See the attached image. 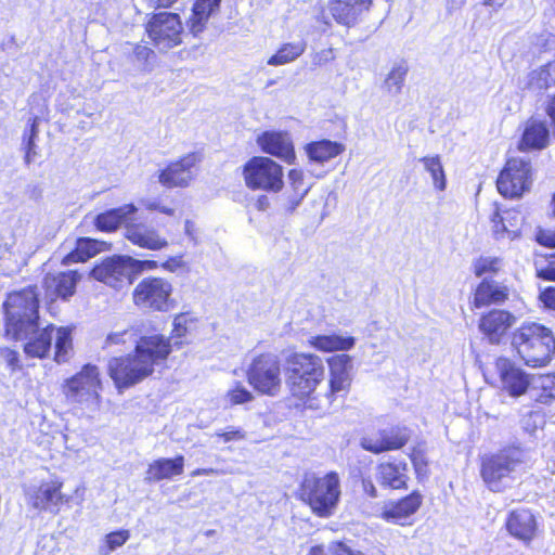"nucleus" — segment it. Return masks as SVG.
Here are the masks:
<instances>
[{
	"label": "nucleus",
	"instance_id": "f257e3e1",
	"mask_svg": "<svg viewBox=\"0 0 555 555\" xmlns=\"http://www.w3.org/2000/svg\"><path fill=\"white\" fill-rule=\"evenodd\" d=\"M170 352L169 338L158 334L140 337L133 353L109 360L108 374L118 389L131 387L152 375Z\"/></svg>",
	"mask_w": 555,
	"mask_h": 555
},
{
	"label": "nucleus",
	"instance_id": "f03ea898",
	"mask_svg": "<svg viewBox=\"0 0 555 555\" xmlns=\"http://www.w3.org/2000/svg\"><path fill=\"white\" fill-rule=\"evenodd\" d=\"M74 331L73 325L49 323L40 326L37 322L9 335L21 341L26 358L41 360L52 353L55 363L65 364L74 356Z\"/></svg>",
	"mask_w": 555,
	"mask_h": 555
},
{
	"label": "nucleus",
	"instance_id": "7ed1b4c3",
	"mask_svg": "<svg viewBox=\"0 0 555 555\" xmlns=\"http://www.w3.org/2000/svg\"><path fill=\"white\" fill-rule=\"evenodd\" d=\"M287 365L291 393L309 409H323V393L318 392L325 379L322 358L311 352H295L287 358Z\"/></svg>",
	"mask_w": 555,
	"mask_h": 555
},
{
	"label": "nucleus",
	"instance_id": "20e7f679",
	"mask_svg": "<svg viewBox=\"0 0 555 555\" xmlns=\"http://www.w3.org/2000/svg\"><path fill=\"white\" fill-rule=\"evenodd\" d=\"M512 346L525 364L544 366L555 353V337L543 324L526 322L513 333Z\"/></svg>",
	"mask_w": 555,
	"mask_h": 555
},
{
	"label": "nucleus",
	"instance_id": "39448f33",
	"mask_svg": "<svg viewBox=\"0 0 555 555\" xmlns=\"http://www.w3.org/2000/svg\"><path fill=\"white\" fill-rule=\"evenodd\" d=\"M340 495V478L335 472L323 476L308 474L304 477L299 488V499L309 506L315 516L321 518H328L335 514Z\"/></svg>",
	"mask_w": 555,
	"mask_h": 555
},
{
	"label": "nucleus",
	"instance_id": "423d86ee",
	"mask_svg": "<svg viewBox=\"0 0 555 555\" xmlns=\"http://www.w3.org/2000/svg\"><path fill=\"white\" fill-rule=\"evenodd\" d=\"M531 460L530 452L518 447L508 448L482 461L481 476L490 490L500 492L511 487L515 474Z\"/></svg>",
	"mask_w": 555,
	"mask_h": 555
},
{
	"label": "nucleus",
	"instance_id": "0eeeda50",
	"mask_svg": "<svg viewBox=\"0 0 555 555\" xmlns=\"http://www.w3.org/2000/svg\"><path fill=\"white\" fill-rule=\"evenodd\" d=\"M102 390L103 382L100 369L90 363L85 364L62 384V392L68 403L90 411L100 409Z\"/></svg>",
	"mask_w": 555,
	"mask_h": 555
},
{
	"label": "nucleus",
	"instance_id": "6e6552de",
	"mask_svg": "<svg viewBox=\"0 0 555 555\" xmlns=\"http://www.w3.org/2000/svg\"><path fill=\"white\" fill-rule=\"evenodd\" d=\"M246 378L255 391L275 397L282 388V364L280 358L272 352L253 356L247 369Z\"/></svg>",
	"mask_w": 555,
	"mask_h": 555
},
{
	"label": "nucleus",
	"instance_id": "1a4fd4ad",
	"mask_svg": "<svg viewBox=\"0 0 555 555\" xmlns=\"http://www.w3.org/2000/svg\"><path fill=\"white\" fill-rule=\"evenodd\" d=\"M173 285L159 276L142 279L132 291V302L142 310L168 312L176 307L172 297Z\"/></svg>",
	"mask_w": 555,
	"mask_h": 555
},
{
	"label": "nucleus",
	"instance_id": "9d476101",
	"mask_svg": "<svg viewBox=\"0 0 555 555\" xmlns=\"http://www.w3.org/2000/svg\"><path fill=\"white\" fill-rule=\"evenodd\" d=\"M245 185L253 191L279 193L284 186L283 168L267 156H254L243 166Z\"/></svg>",
	"mask_w": 555,
	"mask_h": 555
},
{
	"label": "nucleus",
	"instance_id": "9b49d317",
	"mask_svg": "<svg viewBox=\"0 0 555 555\" xmlns=\"http://www.w3.org/2000/svg\"><path fill=\"white\" fill-rule=\"evenodd\" d=\"M8 334L39 322V300L34 287L11 293L4 305Z\"/></svg>",
	"mask_w": 555,
	"mask_h": 555
},
{
	"label": "nucleus",
	"instance_id": "f8f14e48",
	"mask_svg": "<svg viewBox=\"0 0 555 555\" xmlns=\"http://www.w3.org/2000/svg\"><path fill=\"white\" fill-rule=\"evenodd\" d=\"M328 369L326 390L323 392V409L328 408L339 396L348 393L353 376L352 357L337 353L326 359Z\"/></svg>",
	"mask_w": 555,
	"mask_h": 555
},
{
	"label": "nucleus",
	"instance_id": "ddd939ff",
	"mask_svg": "<svg viewBox=\"0 0 555 555\" xmlns=\"http://www.w3.org/2000/svg\"><path fill=\"white\" fill-rule=\"evenodd\" d=\"M532 167L529 160L514 157L507 160L500 172L496 186L504 196L516 198L528 192L532 185Z\"/></svg>",
	"mask_w": 555,
	"mask_h": 555
},
{
	"label": "nucleus",
	"instance_id": "4468645a",
	"mask_svg": "<svg viewBox=\"0 0 555 555\" xmlns=\"http://www.w3.org/2000/svg\"><path fill=\"white\" fill-rule=\"evenodd\" d=\"M146 33L158 50L167 51L182 42L183 25L179 14L160 12L150 18Z\"/></svg>",
	"mask_w": 555,
	"mask_h": 555
},
{
	"label": "nucleus",
	"instance_id": "2eb2a0df",
	"mask_svg": "<svg viewBox=\"0 0 555 555\" xmlns=\"http://www.w3.org/2000/svg\"><path fill=\"white\" fill-rule=\"evenodd\" d=\"M498 387L511 397L518 398L530 388L532 376L507 358L495 361Z\"/></svg>",
	"mask_w": 555,
	"mask_h": 555
},
{
	"label": "nucleus",
	"instance_id": "dca6fc26",
	"mask_svg": "<svg viewBox=\"0 0 555 555\" xmlns=\"http://www.w3.org/2000/svg\"><path fill=\"white\" fill-rule=\"evenodd\" d=\"M91 275L109 287L120 289L131 283L133 274L130 256L108 257L92 269Z\"/></svg>",
	"mask_w": 555,
	"mask_h": 555
},
{
	"label": "nucleus",
	"instance_id": "f3484780",
	"mask_svg": "<svg viewBox=\"0 0 555 555\" xmlns=\"http://www.w3.org/2000/svg\"><path fill=\"white\" fill-rule=\"evenodd\" d=\"M199 162V154H186L159 170L158 182L168 189L186 188L194 180Z\"/></svg>",
	"mask_w": 555,
	"mask_h": 555
},
{
	"label": "nucleus",
	"instance_id": "a211bd4d",
	"mask_svg": "<svg viewBox=\"0 0 555 555\" xmlns=\"http://www.w3.org/2000/svg\"><path fill=\"white\" fill-rule=\"evenodd\" d=\"M63 483L60 480L43 481L27 492L28 503L38 511L57 512L64 501L61 492Z\"/></svg>",
	"mask_w": 555,
	"mask_h": 555
},
{
	"label": "nucleus",
	"instance_id": "6ab92c4d",
	"mask_svg": "<svg viewBox=\"0 0 555 555\" xmlns=\"http://www.w3.org/2000/svg\"><path fill=\"white\" fill-rule=\"evenodd\" d=\"M125 237L133 245L147 250L158 251L169 246L168 240L158 230L145 223L131 221L125 228Z\"/></svg>",
	"mask_w": 555,
	"mask_h": 555
},
{
	"label": "nucleus",
	"instance_id": "aec40b11",
	"mask_svg": "<svg viewBox=\"0 0 555 555\" xmlns=\"http://www.w3.org/2000/svg\"><path fill=\"white\" fill-rule=\"evenodd\" d=\"M256 142L263 153L287 164H292L296 158L293 141L287 132L264 131L257 137Z\"/></svg>",
	"mask_w": 555,
	"mask_h": 555
},
{
	"label": "nucleus",
	"instance_id": "412c9836",
	"mask_svg": "<svg viewBox=\"0 0 555 555\" xmlns=\"http://www.w3.org/2000/svg\"><path fill=\"white\" fill-rule=\"evenodd\" d=\"M422 505V495L413 492L410 495L399 500L386 503L380 512V517L400 526L411 525V517Z\"/></svg>",
	"mask_w": 555,
	"mask_h": 555
},
{
	"label": "nucleus",
	"instance_id": "4be33fe9",
	"mask_svg": "<svg viewBox=\"0 0 555 555\" xmlns=\"http://www.w3.org/2000/svg\"><path fill=\"white\" fill-rule=\"evenodd\" d=\"M81 275L77 271L47 274L43 279L46 297L50 301L59 298L67 300L75 292Z\"/></svg>",
	"mask_w": 555,
	"mask_h": 555
},
{
	"label": "nucleus",
	"instance_id": "5701e85b",
	"mask_svg": "<svg viewBox=\"0 0 555 555\" xmlns=\"http://www.w3.org/2000/svg\"><path fill=\"white\" fill-rule=\"evenodd\" d=\"M516 318L505 310H492L479 321V330L489 341L499 344L506 332L515 324Z\"/></svg>",
	"mask_w": 555,
	"mask_h": 555
},
{
	"label": "nucleus",
	"instance_id": "b1692460",
	"mask_svg": "<svg viewBox=\"0 0 555 555\" xmlns=\"http://www.w3.org/2000/svg\"><path fill=\"white\" fill-rule=\"evenodd\" d=\"M371 4V0H328L327 5L338 24L351 27L357 24L363 12L370 10Z\"/></svg>",
	"mask_w": 555,
	"mask_h": 555
},
{
	"label": "nucleus",
	"instance_id": "393cba45",
	"mask_svg": "<svg viewBox=\"0 0 555 555\" xmlns=\"http://www.w3.org/2000/svg\"><path fill=\"white\" fill-rule=\"evenodd\" d=\"M491 222V230L496 240H515L520 235L522 217L519 211L495 210Z\"/></svg>",
	"mask_w": 555,
	"mask_h": 555
},
{
	"label": "nucleus",
	"instance_id": "a878e982",
	"mask_svg": "<svg viewBox=\"0 0 555 555\" xmlns=\"http://www.w3.org/2000/svg\"><path fill=\"white\" fill-rule=\"evenodd\" d=\"M307 344L320 352H346L356 345V338L350 335L332 332L328 334L311 335Z\"/></svg>",
	"mask_w": 555,
	"mask_h": 555
},
{
	"label": "nucleus",
	"instance_id": "bb28decb",
	"mask_svg": "<svg viewBox=\"0 0 555 555\" xmlns=\"http://www.w3.org/2000/svg\"><path fill=\"white\" fill-rule=\"evenodd\" d=\"M548 142L550 132L545 122L531 118L525 125L519 150L524 152L543 150L547 146Z\"/></svg>",
	"mask_w": 555,
	"mask_h": 555
},
{
	"label": "nucleus",
	"instance_id": "cd10ccee",
	"mask_svg": "<svg viewBox=\"0 0 555 555\" xmlns=\"http://www.w3.org/2000/svg\"><path fill=\"white\" fill-rule=\"evenodd\" d=\"M507 530L512 535L521 541H530L537 531L535 517L528 509H516L508 517Z\"/></svg>",
	"mask_w": 555,
	"mask_h": 555
},
{
	"label": "nucleus",
	"instance_id": "c85d7f7f",
	"mask_svg": "<svg viewBox=\"0 0 555 555\" xmlns=\"http://www.w3.org/2000/svg\"><path fill=\"white\" fill-rule=\"evenodd\" d=\"M184 457L178 455L175 459L162 457L153 461L146 470L145 480L157 482L164 479H171L183 473Z\"/></svg>",
	"mask_w": 555,
	"mask_h": 555
},
{
	"label": "nucleus",
	"instance_id": "c756f323",
	"mask_svg": "<svg viewBox=\"0 0 555 555\" xmlns=\"http://www.w3.org/2000/svg\"><path fill=\"white\" fill-rule=\"evenodd\" d=\"M137 211L138 208L133 204H126L118 208L109 209L98 215L95 218V227L100 231H115L121 224L126 227L127 223H131L132 217Z\"/></svg>",
	"mask_w": 555,
	"mask_h": 555
},
{
	"label": "nucleus",
	"instance_id": "7c9ffc66",
	"mask_svg": "<svg viewBox=\"0 0 555 555\" xmlns=\"http://www.w3.org/2000/svg\"><path fill=\"white\" fill-rule=\"evenodd\" d=\"M408 465L402 461H390L377 466V480L392 489L404 488L408 480Z\"/></svg>",
	"mask_w": 555,
	"mask_h": 555
},
{
	"label": "nucleus",
	"instance_id": "2f4dec72",
	"mask_svg": "<svg viewBox=\"0 0 555 555\" xmlns=\"http://www.w3.org/2000/svg\"><path fill=\"white\" fill-rule=\"evenodd\" d=\"M221 0H195L188 25L190 31L196 36L204 30L211 15L218 12Z\"/></svg>",
	"mask_w": 555,
	"mask_h": 555
},
{
	"label": "nucleus",
	"instance_id": "473e14b6",
	"mask_svg": "<svg viewBox=\"0 0 555 555\" xmlns=\"http://www.w3.org/2000/svg\"><path fill=\"white\" fill-rule=\"evenodd\" d=\"M507 288L501 284L483 280L476 288L474 295V307L481 308L492 304H501L507 299Z\"/></svg>",
	"mask_w": 555,
	"mask_h": 555
},
{
	"label": "nucleus",
	"instance_id": "72a5a7b5",
	"mask_svg": "<svg viewBox=\"0 0 555 555\" xmlns=\"http://www.w3.org/2000/svg\"><path fill=\"white\" fill-rule=\"evenodd\" d=\"M106 243L80 237L76 242V248L62 259V264L68 266L77 262H85L105 249Z\"/></svg>",
	"mask_w": 555,
	"mask_h": 555
},
{
	"label": "nucleus",
	"instance_id": "f704fd0d",
	"mask_svg": "<svg viewBox=\"0 0 555 555\" xmlns=\"http://www.w3.org/2000/svg\"><path fill=\"white\" fill-rule=\"evenodd\" d=\"M345 151V145L331 141V140H321L317 142H311L306 146V153L311 162L318 164H324Z\"/></svg>",
	"mask_w": 555,
	"mask_h": 555
},
{
	"label": "nucleus",
	"instance_id": "c9c22d12",
	"mask_svg": "<svg viewBox=\"0 0 555 555\" xmlns=\"http://www.w3.org/2000/svg\"><path fill=\"white\" fill-rule=\"evenodd\" d=\"M530 397L542 404H552L555 401V376L533 375L530 388Z\"/></svg>",
	"mask_w": 555,
	"mask_h": 555
},
{
	"label": "nucleus",
	"instance_id": "e433bc0d",
	"mask_svg": "<svg viewBox=\"0 0 555 555\" xmlns=\"http://www.w3.org/2000/svg\"><path fill=\"white\" fill-rule=\"evenodd\" d=\"M555 86V60L531 70L525 87L531 91H543Z\"/></svg>",
	"mask_w": 555,
	"mask_h": 555
},
{
	"label": "nucleus",
	"instance_id": "4c0bfd02",
	"mask_svg": "<svg viewBox=\"0 0 555 555\" xmlns=\"http://www.w3.org/2000/svg\"><path fill=\"white\" fill-rule=\"evenodd\" d=\"M307 49L305 40L285 42L271 55L267 63L271 66H282L295 62Z\"/></svg>",
	"mask_w": 555,
	"mask_h": 555
},
{
	"label": "nucleus",
	"instance_id": "58836bf2",
	"mask_svg": "<svg viewBox=\"0 0 555 555\" xmlns=\"http://www.w3.org/2000/svg\"><path fill=\"white\" fill-rule=\"evenodd\" d=\"M0 249L7 251L25 262L26 258L30 255V248L26 247L25 238L20 234H13L9 229H3L0 232Z\"/></svg>",
	"mask_w": 555,
	"mask_h": 555
},
{
	"label": "nucleus",
	"instance_id": "ea45409f",
	"mask_svg": "<svg viewBox=\"0 0 555 555\" xmlns=\"http://www.w3.org/2000/svg\"><path fill=\"white\" fill-rule=\"evenodd\" d=\"M409 67L405 62L393 64L385 77L383 88L385 92L391 96L401 93Z\"/></svg>",
	"mask_w": 555,
	"mask_h": 555
},
{
	"label": "nucleus",
	"instance_id": "a19ab883",
	"mask_svg": "<svg viewBox=\"0 0 555 555\" xmlns=\"http://www.w3.org/2000/svg\"><path fill=\"white\" fill-rule=\"evenodd\" d=\"M420 162L423 164L425 171L430 175L434 188L440 192L444 191L447 178L440 156H425Z\"/></svg>",
	"mask_w": 555,
	"mask_h": 555
},
{
	"label": "nucleus",
	"instance_id": "79ce46f5",
	"mask_svg": "<svg viewBox=\"0 0 555 555\" xmlns=\"http://www.w3.org/2000/svg\"><path fill=\"white\" fill-rule=\"evenodd\" d=\"M379 433L385 451L400 449L410 439V431L406 427H395Z\"/></svg>",
	"mask_w": 555,
	"mask_h": 555
},
{
	"label": "nucleus",
	"instance_id": "37998d69",
	"mask_svg": "<svg viewBox=\"0 0 555 555\" xmlns=\"http://www.w3.org/2000/svg\"><path fill=\"white\" fill-rule=\"evenodd\" d=\"M156 55L146 46L137 44L130 61L134 68L140 73H150L154 67Z\"/></svg>",
	"mask_w": 555,
	"mask_h": 555
},
{
	"label": "nucleus",
	"instance_id": "c03bdc74",
	"mask_svg": "<svg viewBox=\"0 0 555 555\" xmlns=\"http://www.w3.org/2000/svg\"><path fill=\"white\" fill-rule=\"evenodd\" d=\"M254 399V393L238 382H236L223 397L227 405L245 404L251 402Z\"/></svg>",
	"mask_w": 555,
	"mask_h": 555
},
{
	"label": "nucleus",
	"instance_id": "a18cd8bd",
	"mask_svg": "<svg viewBox=\"0 0 555 555\" xmlns=\"http://www.w3.org/2000/svg\"><path fill=\"white\" fill-rule=\"evenodd\" d=\"M502 258L494 256H481L473 263V270L477 276H481L487 273L495 274L502 269Z\"/></svg>",
	"mask_w": 555,
	"mask_h": 555
},
{
	"label": "nucleus",
	"instance_id": "49530a36",
	"mask_svg": "<svg viewBox=\"0 0 555 555\" xmlns=\"http://www.w3.org/2000/svg\"><path fill=\"white\" fill-rule=\"evenodd\" d=\"M80 98L81 94L77 89L67 87L59 93L56 98V108L62 113L68 114L77 107Z\"/></svg>",
	"mask_w": 555,
	"mask_h": 555
},
{
	"label": "nucleus",
	"instance_id": "de8ad7c7",
	"mask_svg": "<svg viewBox=\"0 0 555 555\" xmlns=\"http://www.w3.org/2000/svg\"><path fill=\"white\" fill-rule=\"evenodd\" d=\"M196 319L190 313H179L173 319L172 336L175 338H182L188 333L194 330Z\"/></svg>",
	"mask_w": 555,
	"mask_h": 555
},
{
	"label": "nucleus",
	"instance_id": "09e8293b",
	"mask_svg": "<svg viewBox=\"0 0 555 555\" xmlns=\"http://www.w3.org/2000/svg\"><path fill=\"white\" fill-rule=\"evenodd\" d=\"M128 539L129 532L127 530L111 532L105 537L104 544L100 547V553L108 555L112 551L124 545Z\"/></svg>",
	"mask_w": 555,
	"mask_h": 555
},
{
	"label": "nucleus",
	"instance_id": "8fccbe9b",
	"mask_svg": "<svg viewBox=\"0 0 555 555\" xmlns=\"http://www.w3.org/2000/svg\"><path fill=\"white\" fill-rule=\"evenodd\" d=\"M139 339L137 338V334L133 330L127 328L124 331L109 333L105 339V347L117 346V345H131L135 344Z\"/></svg>",
	"mask_w": 555,
	"mask_h": 555
},
{
	"label": "nucleus",
	"instance_id": "3c124183",
	"mask_svg": "<svg viewBox=\"0 0 555 555\" xmlns=\"http://www.w3.org/2000/svg\"><path fill=\"white\" fill-rule=\"evenodd\" d=\"M288 190L307 195L311 189V183L305 180V175L299 169H292L288 171Z\"/></svg>",
	"mask_w": 555,
	"mask_h": 555
},
{
	"label": "nucleus",
	"instance_id": "603ef678",
	"mask_svg": "<svg viewBox=\"0 0 555 555\" xmlns=\"http://www.w3.org/2000/svg\"><path fill=\"white\" fill-rule=\"evenodd\" d=\"M305 197L306 195L304 194H299L291 190H287L281 197L282 209L289 214L294 212L296 208L301 204Z\"/></svg>",
	"mask_w": 555,
	"mask_h": 555
},
{
	"label": "nucleus",
	"instance_id": "864d4df0",
	"mask_svg": "<svg viewBox=\"0 0 555 555\" xmlns=\"http://www.w3.org/2000/svg\"><path fill=\"white\" fill-rule=\"evenodd\" d=\"M360 444L364 450L373 453L385 452V447L382 441L380 433L363 437L361 439Z\"/></svg>",
	"mask_w": 555,
	"mask_h": 555
},
{
	"label": "nucleus",
	"instance_id": "5fc2aeb1",
	"mask_svg": "<svg viewBox=\"0 0 555 555\" xmlns=\"http://www.w3.org/2000/svg\"><path fill=\"white\" fill-rule=\"evenodd\" d=\"M412 463L418 476L424 477L428 473V462L422 450H414L411 455Z\"/></svg>",
	"mask_w": 555,
	"mask_h": 555
},
{
	"label": "nucleus",
	"instance_id": "6e6d98bb",
	"mask_svg": "<svg viewBox=\"0 0 555 555\" xmlns=\"http://www.w3.org/2000/svg\"><path fill=\"white\" fill-rule=\"evenodd\" d=\"M130 263L132 269V274L142 273L145 271H153L160 268V264L155 260H139L130 257Z\"/></svg>",
	"mask_w": 555,
	"mask_h": 555
},
{
	"label": "nucleus",
	"instance_id": "4d7b16f0",
	"mask_svg": "<svg viewBox=\"0 0 555 555\" xmlns=\"http://www.w3.org/2000/svg\"><path fill=\"white\" fill-rule=\"evenodd\" d=\"M186 267V262L182 255L169 257L167 260L160 263V268L167 272L176 273L183 270Z\"/></svg>",
	"mask_w": 555,
	"mask_h": 555
},
{
	"label": "nucleus",
	"instance_id": "13d9d810",
	"mask_svg": "<svg viewBox=\"0 0 555 555\" xmlns=\"http://www.w3.org/2000/svg\"><path fill=\"white\" fill-rule=\"evenodd\" d=\"M535 238L540 245L555 248V229H539Z\"/></svg>",
	"mask_w": 555,
	"mask_h": 555
},
{
	"label": "nucleus",
	"instance_id": "bf43d9fd",
	"mask_svg": "<svg viewBox=\"0 0 555 555\" xmlns=\"http://www.w3.org/2000/svg\"><path fill=\"white\" fill-rule=\"evenodd\" d=\"M216 436L222 438L224 442H230L245 439L246 433L241 428L229 427L223 431L217 433Z\"/></svg>",
	"mask_w": 555,
	"mask_h": 555
},
{
	"label": "nucleus",
	"instance_id": "052dcab7",
	"mask_svg": "<svg viewBox=\"0 0 555 555\" xmlns=\"http://www.w3.org/2000/svg\"><path fill=\"white\" fill-rule=\"evenodd\" d=\"M540 301L544 307L555 311V287H547L539 295Z\"/></svg>",
	"mask_w": 555,
	"mask_h": 555
},
{
	"label": "nucleus",
	"instance_id": "680f3d73",
	"mask_svg": "<svg viewBox=\"0 0 555 555\" xmlns=\"http://www.w3.org/2000/svg\"><path fill=\"white\" fill-rule=\"evenodd\" d=\"M334 59V52L333 49H323L321 51H318L312 56V62L317 66H321L325 63H328Z\"/></svg>",
	"mask_w": 555,
	"mask_h": 555
},
{
	"label": "nucleus",
	"instance_id": "e2e57ef3",
	"mask_svg": "<svg viewBox=\"0 0 555 555\" xmlns=\"http://www.w3.org/2000/svg\"><path fill=\"white\" fill-rule=\"evenodd\" d=\"M41 120V117L40 116H34L33 118L29 119L28 121V125H29V130L28 131H25L24 133V140L25 141H28V142H35V139L37 138L38 135V125Z\"/></svg>",
	"mask_w": 555,
	"mask_h": 555
},
{
	"label": "nucleus",
	"instance_id": "0e129e2a",
	"mask_svg": "<svg viewBox=\"0 0 555 555\" xmlns=\"http://www.w3.org/2000/svg\"><path fill=\"white\" fill-rule=\"evenodd\" d=\"M328 551L331 555H363L360 552H353L345 544L340 542H332L328 545Z\"/></svg>",
	"mask_w": 555,
	"mask_h": 555
},
{
	"label": "nucleus",
	"instance_id": "69168bd1",
	"mask_svg": "<svg viewBox=\"0 0 555 555\" xmlns=\"http://www.w3.org/2000/svg\"><path fill=\"white\" fill-rule=\"evenodd\" d=\"M537 276L545 281H555V264L550 263L546 268L538 269Z\"/></svg>",
	"mask_w": 555,
	"mask_h": 555
},
{
	"label": "nucleus",
	"instance_id": "338daca9",
	"mask_svg": "<svg viewBox=\"0 0 555 555\" xmlns=\"http://www.w3.org/2000/svg\"><path fill=\"white\" fill-rule=\"evenodd\" d=\"M184 233L185 235L194 243H197V229L193 221L185 220L184 222Z\"/></svg>",
	"mask_w": 555,
	"mask_h": 555
},
{
	"label": "nucleus",
	"instance_id": "774afa93",
	"mask_svg": "<svg viewBox=\"0 0 555 555\" xmlns=\"http://www.w3.org/2000/svg\"><path fill=\"white\" fill-rule=\"evenodd\" d=\"M25 149H26L25 162L27 164H30L37 155L35 142L26 141Z\"/></svg>",
	"mask_w": 555,
	"mask_h": 555
}]
</instances>
